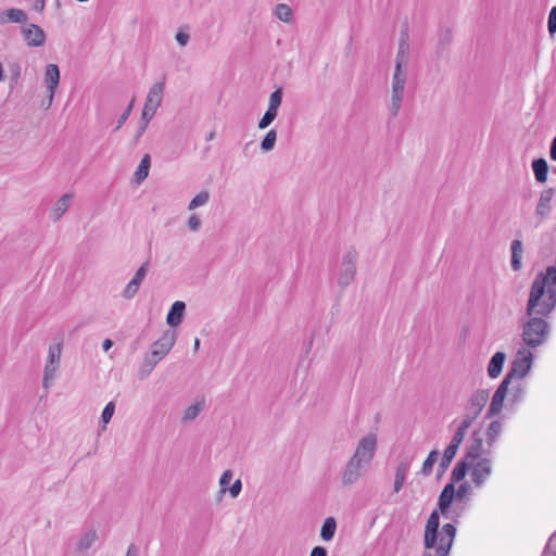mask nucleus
<instances>
[{"mask_svg":"<svg viewBox=\"0 0 556 556\" xmlns=\"http://www.w3.org/2000/svg\"><path fill=\"white\" fill-rule=\"evenodd\" d=\"M556 307V292L549 290L544 302H540L532 311H529V301L526 306L528 319L521 324V340L527 348L536 349L545 344L549 338L551 325L545 319Z\"/></svg>","mask_w":556,"mask_h":556,"instance_id":"1","label":"nucleus"},{"mask_svg":"<svg viewBox=\"0 0 556 556\" xmlns=\"http://www.w3.org/2000/svg\"><path fill=\"white\" fill-rule=\"evenodd\" d=\"M440 510L434 509L430 514L424 533V546L426 549H435L437 556H448L456 536V528L453 523L440 527Z\"/></svg>","mask_w":556,"mask_h":556,"instance_id":"2","label":"nucleus"},{"mask_svg":"<svg viewBox=\"0 0 556 556\" xmlns=\"http://www.w3.org/2000/svg\"><path fill=\"white\" fill-rule=\"evenodd\" d=\"M556 266H548L546 270L536 274L532 281L529 293V311H532L539 303L544 302L549 290L556 292Z\"/></svg>","mask_w":556,"mask_h":556,"instance_id":"3","label":"nucleus"},{"mask_svg":"<svg viewBox=\"0 0 556 556\" xmlns=\"http://www.w3.org/2000/svg\"><path fill=\"white\" fill-rule=\"evenodd\" d=\"M456 489L453 483H447L441 491L438 498V509L442 516L446 519H451L457 522L466 509V504H456L453 508L451 507L454 500L456 498Z\"/></svg>","mask_w":556,"mask_h":556,"instance_id":"4","label":"nucleus"},{"mask_svg":"<svg viewBox=\"0 0 556 556\" xmlns=\"http://www.w3.org/2000/svg\"><path fill=\"white\" fill-rule=\"evenodd\" d=\"M533 362V354L526 346L517 351L515 359L511 362L508 372L505 375L504 380L511 383L515 379L525 378L531 370Z\"/></svg>","mask_w":556,"mask_h":556,"instance_id":"5","label":"nucleus"},{"mask_svg":"<svg viewBox=\"0 0 556 556\" xmlns=\"http://www.w3.org/2000/svg\"><path fill=\"white\" fill-rule=\"evenodd\" d=\"M406 79L407 74L406 72L403 71V67H400L397 70V67L395 66L392 76V96L389 108L392 117H396L401 110Z\"/></svg>","mask_w":556,"mask_h":556,"instance_id":"6","label":"nucleus"},{"mask_svg":"<svg viewBox=\"0 0 556 556\" xmlns=\"http://www.w3.org/2000/svg\"><path fill=\"white\" fill-rule=\"evenodd\" d=\"M357 258L358 254L353 247L343 255L338 277V285L341 289H345L354 280Z\"/></svg>","mask_w":556,"mask_h":556,"instance_id":"7","label":"nucleus"},{"mask_svg":"<svg viewBox=\"0 0 556 556\" xmlns=\"http://www.w3.org/2000/svg\"><path fill=\"white\" fill-rule=\"evenodd\" d=\"M489 390H476L468 400V404L465 407V416L463 419L468 421L469 424H472L482 412L483 407L485 406L489 400Z\"/></svg>","mask_w":556,"mask_h":556,"instance_id":"8","label":"nucleus"},{"mask_svg":"<svg viewBox=\"0 0 556 556\" xmlns=\"http://www.w3.org/2000/svg\"><path fill=\"white\" fill-rule=\"evenodd\" d=\"M377 451V435L375 433H368L363 437L356 446L353 457L370 465Z\"/></svg>","mask_w":556,"mask_h":556,"instance_id":"9","label":"nucleus"},{"mask_svg":"<svg viewBox=\"0 0 556 556\" xmlns=\"http://www.w3.org/2000/svg\"><path fill=\"white\" fill-rule=\"evenodd\" d=\"M368 466L366 463L352 456L342 470V484L344 486L354 484Z\"/></svg>","mask_w":556,"mask_h":556,"instance_id":"10","label":"nucleus"},{"mask_svg":"<svg viewBox=\"0 0 556 556\" xmlns=\"http://www.w3.org/2000/svg\"><path fill=\"white\" fill-rule=\"evenodd\" d=\"M175 341L176 332L166 330L163 336L151 345V357L156 358V361L163 359L174 346Z\"/></svg>","mask_w":556,"mask_h":556,"instance_id":"11","label":"nucleus"},{"mask_svg":"<svg viewBox=\"0 0 556 556\" xmlns=\"http://www.w3.org/2000/svg\"><path fill=\"white\" fill-rule=\"evenodd\" d=\"M21 33L27 47L39 48L42 47L46 42V33L37 24L25 23L21 28Z\"/></svg>","mask_w":556,"mask_h":556,"instance_id":"12","label":"nucleus"},{"mask_svg":"<svg viewBox=\"0 0 556 556\" xmlns=\"http://www.w3.org/2000/svg\"><path fill=\"white\" fill-rule=\"evenodd\" d=\"M491 473L492 460L489 457L480 458L476 464L472 463L471 479L476 486H482Z\"/></svg>","mask_w":556,"mask_h":556,"instance_id":"13","label":"nucleus"},{"mask_svg":"<svg viewBox=\"0 0 556 556\" xmlns=\"http://www.w3.org/2000/svg\"><path fill=\"white\" fill-rule=\"evenodd\" d=\"M509 382L507 380H502L497 389L495 390L490 406L486 410L485 418H492L497 416L503 409L504 400L508 393Z\"/></svg>","mask_w":556,"mask_h":556,"instance_id":"14","label":"nucleus"},{"mask_svg":"<svg viewBox=\"0 0 556 556\" xmlns=\"http://www.w3.org/2000/svg\"><path fill=\"white\" fill-rule=\"evenodd\" d=\"M61 343L56 344L55 346H50L49 349V355L48 361L45 366V372H43V381L42 384L45 388H49L50 380L53 379L54 372L56 368L59 367L60 358H61Z\"/></svg>","mask_w":556,"mask_h":556,"instance_id":"15","label":"nucleus"},{"mask_svg":"<svg viewBox=\"0 0 556 556\" xmlns=\"http://www.w3.org/2000/svg\"><path fill=\"white\" fill-rule=\"evenodd\" d=\"M486 453L483 450V438L481 429H476L471 433V441L467 447V451L464 455V458L473 463L477 459H480L481 455Z\"/></svg>","mask_w":556,"mask_h":556,"instance_id":"16","label":"nucleus"},{"mask_svg":"<svg viewBox=\"0 0 556 556\" xmlns=\"http://www.w3.org/2000/svg\"><path fill=\"white\" fill-rule=\"evenodd\" d=\"M45 81L48 90L50 91L49 104L53 99L54 91L60 81V68L56 64H48L46 66Z\"/></svg>","mask_w":556,"mask_h":556,"instance_id":"17","label":"nucleus"},{"mask_svg":"<svg viewBox=\"0 0 556 556\" xmlns=\"http://www.w3.org/2000/svg\"><path fill=\"white\" fill-rule=\"evenodd\" d=\"M554 197V189L547 188L541 192L539 202L536 204L535 214L544 219L551 212V202Z\"/></svg>","mask_w":556,"mask_h":556,"instance_id":"18","label":"nucleus"},{"mask_svg":"<svg viewBox=\"0 0 556 556\" xmlns=\"http://www.w3.org/2000/svg\"><path fill=\"white\" fill-rule=\"evenodd\" d=\"M186 311V304L182 301H176L172 304L167 316L166 323L169 327H177L182 323Z\"/></svg>","mask_w":556,"mask_h":556,"instance_id":"19","label":"nucleus"},{"mask_svg":"<svg viewBox=\"0 0 556 556\" xmlns=\"http://www.w3.org/2000/svg\"><path fill=\"white\" fill-rule=\"evenodd\" d=\"M165 89V81H159L155 83L149 90L147 98H146V105H149L153 108L154 110H157V108L161 105L163 100V93Z\"/></svg>","mask_w":556,"mask_h":556,"instance_id":"20","label":"nucleus"},{"mask_svg":"<svg viewBox=\"0 0 556 556\" xmlns=\"http://www.w3.org/2000/svg\"><path fill=\"white\" fill-rule=\"evenodd\" d=\"M505 359L506 354L504 352L498 351L493 354L486 368L488 375L491 379H495L501 375Z\"/></svg>","mask_w":556,"mask_h":556,"instance_id":"21","label":"nucleus"},{"mask_svg":"<svg viewBox=\"0 0 556 556\" xmlns=\"http://www.w3.org/2000/svg\"><path fill=\"white\" fill-rule=\"evenodd\" d=\"M27 21V14L22 9L11 8L0 13V24L7 23H22Z\"/></svg>","mask_w":556,"mask_h":556,"instance_id":"22","label":"nucleus"},{"mask_svg":"<svg viewBox=\"0 0 556 556\" xmlns=\"http://www.w3.org/2000/svg\"><path fill=\"white\" fill-rule=\"evenodd\" d=\"M407 33L402 31L399 42V50L395 59V66L397 67V70L400 67L406 66L408 62L409 45L407 42Z\"/></svg>","mask_w":556,"mask_h":556,"instance_id":"23","label":"nucleus"},{"mask_svg":"<svg viewBox=\"0 0 556 556\" xmlns=\"http://www.w3.org/2000/svg\"><path fill=\"white\" fill-rule=\"evenodd\" d=\"M471 466L472 463L465 459L464 457L459 459L452 470L450 483H453V485H455V483L463 481Z\"/></svg>","mask_w":556,"mask_h":556,"instance_id":"24","label":"nucleus"},{"mask_svg":"<svg viewBox=\"0 0 556 556\" xmlns=\"http://www.w3.org/2000/svg\"><path fill=\"white\" fill-rule=\"evenodd\" d=\"M409 466L410 464L407 459L400 462L397 465L393 483V491L395 493H399L402 490L406 480L407 472L409 470Z\"/></svg>","mask_w":556,"mask_h":556,"instance_id":"25","label":"nucleus"},{"mask_svg":"<svg viewBox=\"0 0 556 556\" xmlns=\"http://www.w3.org/2000/svg\"><path fill=\"white\" fill-rule=\"evenodd\" d=\"M510 251H511V258H510V265L513 270L519 271L522 267L521 258L523 253V244L521 240H513L510 244Z\"/></svg>","mask_w":556,"mask_h":556,"instance_id":"26","label":"nucleus"},{"mask_svg":"<svg viewBox=\"0 0 556 556\" xmlns=\"http://www.w3.org/2000/svg\"><path fill=\"white\" fill-rule=\"evenodd\" d=\"M532 169L535 179L540 184H544L548 176V164L545 159L539 157L532 161Z\"/></svg>","mask_w":556,"mask_h":556,"instance_id":"27","label":"nucleus"},{"mask_svg":"<svg viewBox=\"0 0 556 556\" xmlns=\"http://www.w3.org/2000/svg\"><path fill=\"white\" fill-rule=\"evenodd\" d=\"M470 426L471 424L463 419L447 447L455 450V452L457 453L459 445L463 443L466 432L470 428Z\"/></svg>","mask_w":556,"mask_h":556,"instance_id":"28","label":"nucleus"},{"mask_svg":"<svg viewBox=\"0 0 556 556\" xmlns=\"http://www.w3.org/2000/svg\"><path fill=\"white\" fill-rule=\"evenodd\" d=\"M98 540V533L94 529L88 530L77 542L76 552H87Z\"/></svg>","mask_w":556,"mask_h":556,"instance_id":"29","label":"nucleus"},{"mask_svg":"<svg viewBox=\"0 0 556 556\" xmlns=\"http://www.w3.org/2000/svg\"><path fill=\"white\" fill-rule=\"evenodd\" d=\"M150 167L151 156L150 154H144L134 174L137 184H141L149 176Z\"/></svg>","mask_w":556,"mask_h":556,"instance_id":"30","label":"nucleus"},{"mask_svg":"<svg viewBox=\"0 0 556 556\" xmlns=\"http://www.w3.org/2000/svg\"><path fill=\"white\" fill-rule=\"evenodd\" d=\"M503 431V422L493 420L486 429V443L491 447L496 442Z\"/></svg>","mask_w":556,"mask_h":556,"instance_id":"31","label":"nucleus"},{"mask_svg":"<svg viewBox=\"0 0 556 556\" xmlns=\"http://www.w3.org/2000/svg\"><path fill=\"white\" fill-rule=\"evenodd\" d=\"M72 199V195L66 193L63 194L54 204L53 207V220H59L63 214L68 210L70 201Z\"/></svg>","mask_w":556,"mask_h":556,"instance_id":"32","label":"nucleus"},{"mask_svg":"<svg viewBox=\"0 0 556 556\" xmlns=\"http://www.w3.org/2000/svg\"><path fill=\"white\" fill-rule=\"evenodd\" d=\"M205 407V401H197L194 404L188 406L184 413L182 420L186 422L194 420Z\"/></svg>","mask_w":556,"mask_h":556,"instance_id":"33","label":"nucleus"},{"mask_svg":"<svg viewBox=\"0 0 556 556\" xmlns=\"http://www.w3.org/2000/svg\"><path fill=\"white\" fill-rule=\"evenodd\" d=\"M452 41V35L450 30H443L439 35L438 46L435 50V58L441 59L447 51L448 46Z\"/></svg>","mask_w":556,"mask_h":556,"instance_id":"34","label":"nucleus"},{"mask_svg":"<svg viewBox=\"0 0 556 556\" xmlns=\"http://www.w3.org/2000/svg\"><path fill=\"white\" fill-rule=\"evenodd\" d=\"M456 454L455 450L448 447L444 450L439 462L438 478H441L445 473Z\"/></svg>","mask_w":556,"mask_h":556,"instance_id":"35","label":"nucleus"},{"mask_svg":"<svg viewBox=\"0 0 556 556\" xmlns=\"http://www.w3.org/2000/svg\"><path fill=\"white\" fill-rule=\"evenodd\" d=\"M337 529V521L333 517H328L325 519L321 529H320V538L324 541H330L333 539Z\"/></svg>","mask_w":556,"mask_h":556,"instance_id":"36","label":"nucleus"},{"mask_svg":"<svg viewBox=\"0 0 556 556\" xmlns=\"http://www.w3.org/2000/svg\"><path fill=\"white\" fill-rule=\"evenodd\" d=\"M439 458V452L438 450H432L427 458L425 459L422 467L420 469V475L428 477L433 469V465L438 462Z\"/></svg>","mask_w":556,"mask_h":556,"instance_id":"37","label":"nucleus"},{"mask_svg":"<svg viewBox=\"0 0 556 556\" xmlns=\"http://www.w3.org/2000/svg\"><path fill=\"white\" fill-rule=\"evenodd\" d=\"M275 15L277 16L278 20L285 23L291 22L293 17L291 8L285 3H279L276 5Z\"/></svg>","mask_w":556,"mask_h":556,"instance_id":"38","label":"nucleus"},{"mask_svg":"<svg viewBox=\"0 0 556 556\" xmlns=\"http://www.w3.org/2000/svg\"><path fill=\"white\" fill-rule=\"evenodd\" d=\"M277 140V131L275 129H270L263 140L261 141V149L263 152H269L275 148Z\"/></svg>","mask_w":556,"mask_h":556,"instance_id":"39","label":"nucleus"},{"mask_svg":"<svg viewBox=\"0 0 556 556\" xmlns=\"http://www.w3.org/2000/svg\"><path fill=\"white\" fill-rule=\"evenodd\" d=\"M210 200V193L208 191L204 190L199 192L190 202L188 205L189 211H193L199 206L205 205Z\"/></svg>","mask_w":556,"mask_h":556,"instance_id":"40","label":"nucleus"},{"mask_svg":"<svg viewBox=\"0 0 556 556\" xmlns=\"http://www.w3.org/2000/svg\"><path fill=\"white\" fill-rule=\"evenodd\" d=\"M282 96H283L282 88H277L275 91H273L269 96V102H268L267 109H273L278 112V109L282 102Z\"/></svg>","mask_w":556,"mask_h":556,"instance_id":"41","label":"nucleus"},{"mask_svg":"<svg viewBox=\"0 0 556 556\" xmlns=\"http://www.w3.org/2000/svg\"><path fill=\"white\" fill-rule=\"evenodd\" d=\"M525 394H526V387L522 383H518L513 387V389L510 391L509 400L513 404H518L523 400Z\"/></svg>","mask_w":556,"mask_h":556,"instance_id":"42","label":"nucleus"},{"mask_svg":"<svg viewBox=\"0 0 556 556\" xmlns=\"http://www.w3.org/2000/svg\"><path fill=\"white\" fill-rule=\"evenodd\" d=\"M278 112L273 109H267L265 114L258 121V128L265 129L267 128L277 117Z\"/></svg>","mask_w":556,"mask_h":556,"instance_id":"43","label":"nucleus"},{"mask_svg":"<svg viewBox=\"0 0 556 556\" xmlns=\"http://www.w3.org/2000/svg\"><path fill=\"white\" fill-rule=\"evenodd\" d=\"M140 283L137 280L131 279L127 286L125 287L122 295L124 299L130 300L132 299L139 291Z\"/></svg>","mask_w":556,"mask_h":556,"instance_id":"44","label":"nucleus"},{"mask_svg":"<svg viewBox=\"0 0 556 556\" xmlns=\"http://www.w3.org/2000/svg\"><path fill=\"white\" fill-rule=\"evenodd\" d=\"M114 412H115V404L113 402H109L104 406L102 414H101V419H102L103 424L110 422V420L112 419V417L114 415Z\"/></svg>","mask_w":556,"mask_h":556,"instance_id":"45","label":"nucleus"},{"mask_svg":"<svg viewBox=\"0 0 556 556\" xmlns=\"http://www.w3.org/2000/svg\"><path fill=\"white\" fill-rule=\"evenodd\" d=\"M156 113V110L149 105H143L142 115H141V125H144L148 127L150 121L153 118L154 114Z\"/></svg>","mask_w":556,"mask_h":556,"instance_id":"46","label":"nucleus"},{"mask_svg":"<svg viewBox=\"0 0 556 556\" xmlns=\"http://www.w3.org/2000/svg\"><path fill=\"white\" fill-rule=\"evenodd\" d=\"M149 267H150V262L147 261L144 262L136 271L135 276L132 277L134 280H137V282H139L141 285L142 280L144 279V277L147 276V273L149 270Z\"/></svg>","mask_w":556,"mask_h":556,"instance_id":"47","label":"nucleus"},{"mask_svg":"<svg viewBox=\"0 0 556 556\" xmlns=\"http://www.w3.org/2000/svg\"><path fill=\"white\" fill-rule=\"evenodd\" d=\"M231 479H232V471L230 469L225 470L219 479V485H220L222 493H225Z\"/></svg>","mask_w":556,"mask_h":556,"instance_id":"48","label":"nucleus"},{"mask_svg":"<svg viewBox=\"0 0 556 556\" xmlns=\"http://www.w3.org/2000/svg\"><path fill=\"white\" fill-rule=\"evenodd\" d=\"M547 28L551 35L556 33V7H553L549 11Z\"/></svg>","mask_w":556,"mask_h":556,"instance_id":"49","label":"nucleus"},{"mask_svg":"<svg viewBox=\"0 0 556 556\" xmlns=\"http://www.w3.org/2000/svg\"><path fill=\"white\" fill-rule=\"evenodd\" d=\"M132 105H134V99L131 100L129 105L126 108V110L123 112V114L119 116V118L117 121V125L115 127V130H118L124 125V123L128 119V117L131 113V110H132Z\"/></svg>","mask_w":556,"mask_h":556,"instance_id":"50","label":"nucleus"},{"mask_svg":"<svg viewBox=\"0 0 556 556\" xmlns=\"http://www.w3.org/2000/svg\"><path fill=\"white\" fill-rule=\"evenodd\" d=\"M471 486L468 482L462 483L458 489L456 490V498L462 501L465 496H467L470 493Z\"/></svg>","mask_w":556,"mask_h":556,"instance_id":"51","label":"nucleus"},{"mask_svg":"<svg viewBox=\"0 0 556 556\" xmlns=\"http://www.w3.org/2000/svg\"><path fill=\"white\" fill-rule=\"evenodd\" d=\"M188 228L197 232L201 227V220L197 214H192L188 219Z\"/></svg>","mask_w":556,"mask_h":556,"instance_id":"52","label":"nucleus"},{"mask_svg":"<svg viewBox=\"0 0 556 556\" xmlns=\"http://www.w3.org/2000/svg\"><path fill=\"white\" fill-rule=\"evenodd\" d=\"M242 490V482L240 479H237L232 485L229 488V493L231 497L236 498Z\"/></svg>","mask_w":556,"mask_h":556,"instance_id":"53","label":"nucleus"},{"mask_svg":"<svg viewBox=\"0 0 556 556\" xmlns=\"http://www.w3.org/2000/svg\"><path fill=\"white\" fill-rule=\"evenodd\" d=\"M152 370H153V368H151L147 363L142 362V364L139 368V371H138L139 379H141V380L146 379L151 374Z\"/></svg>","mask_w":556,"mask_h":556,"instance_id":"54","label":"nucleus"},{"mask_svg":"<svg viewBox=\"0 0 556 556\" xmlns=\"http://www.w3.org/2000/svg\"><path fill=\"white\" fill-rule=\"evenodd\" d=\"M554 540H556V533H553L552 536L549 538L547 544L544 547L542 556H556V552H553L552 548H551L552 542Z\"/></svg>","mask_w":556,"mask_h":556,"instance_id":"55","label":"nucleus"},{"mask_svg":"<svg viewBox=\"0 0 556 556\" xmlns=\"http://www.w3.org/2000/svg\"><path fill=\"white\" fill-rule=\"evenodd\" d=\"M146 129H147V126L141 125V124L139 125V127L134 136V139H132V146H136L139 142V140L142 137V135L144 134Z\"/></svg>","mask_w":556,"mask_h":556,"instance_id":"56","label":"nucleus"},{"mask_svg":"<svg viewBox=\"0 0 556 556\" xmlns=\"http://www.w3.org/2000/svg\"><path fill=\"white\" fill-rule=\"evenodd\" d=\"M176 40L180 46H186L189 41V35L187 33L178 31L176 34Z\"/></svg>","mask_w":556,"mask_h":556,"instance_id":"57","label":"nucleus"},{"mask_svg":"<svg viewBox=\"0 0 556 556\" xmlns=\"http://www.w3.org/2000/svg\"><path fill=\"white\" fill-rule=\"evenodd\" d=\"M20 76H21V67L18 65H16L13 70H12V76H11V88H13V85L16 84L20 79Z\"/></svg>","mask_w":556,"mask_h":556,"instance_id":"58","label":"nucleus"},{"mask_svg":"<svg viewBox=\"0 0 556 556\" xmlns=\"http://www.w3.org/2000/svg\"><path fill=\"white\" fill-rule=\"evenodd\" d=\"M309 556H327V549L323 546H315Z\"/></svg>","mask_w":556,"mask_h":556,"instance_id":"59","label":"nucleus"},{"mask_svg":"<svg viewBox=\"0 0 556 556\" xmlns=\"http://www.w3.org/2000/svg\"><path fill=\"white\" fill-rule=\"evenodd\" d=\"M159 362L160 361H156V358L151 357L150 352L147 353L144 358H143V363H147L151 368H154Z\"/></svg>","mask_w":556,"mask_h":556,"instance_id":"60","label":"nucleus"},{"mask_svg":"<svg viewBox=\"0 0 556 556\" xmlns=\"http://www.w3.org/2000/svg\"><path fill=\"white\" fill-rule=\"evenodd\" d=\"M549 156L553 161H556V136L553 138L551 143Z\"/></svg>","mask_w":556,"mask_h":556,"instance_id":"61","label":"nucleus"},{"mask_svg":"<svg viewBox=\"0 0 556 556\" xmlns=\"http://www.w3.org/2000/svg\"><path fill=\"white\" fill-rule=\"evenodd\" d=\"M126 556H139V549L135 544L128 546Z\"/></svg>","mask_w":556,"mask_h":556,"instance_id":"62","label":"nucleus"},{"mask_svg":"<svg viewBox=\"0 0 556 556\" xmlns=\"http://www.w3.org/2000/svg\"><path fill=\"white\" fill-rule=\"evenodd\" d=\"M45 5H46V1L45 0H35V3H34L33 8L37 12H42L43 9H45Z\"/></svg>","mask_w":556,"mask_h":556,"instance_id":"63","label":"nucleus"},{"mask_svg":"<svg viewBox=\"0 0 556 556\" xmlns=\"http://www.w3.org/2000/svg\"><path fill=\"white\" fill-rule=\"evenodd\" d=\"M113 346V341L111 339H105L102 343V348L105 352H108Z\"/></svg>","mask_w":556,"mask_h":556,"instance_id":"64","label":"nucleus"}]
</instances>
